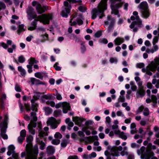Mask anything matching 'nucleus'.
<instances>
[{
    "label": "nucleus",
    "instance_id": "6",
    "mask_svg": "<svg viewBox=\"0 0 159 159\" xmlns=\"http://www.w3.org/2000/svg\"><path fill=\"white\" fill-rule=\"evenodd\" d=\"M8 119V116L7 114H5L3 120L0 123V127L1 128V135L4 139H7L8 138V136L5 134V131L3 129L7 128Z\"/></svg>",
    "mask_w": 159,
    "mask_h": 159
},
{
    "label": "nucleus",
    "instance_id": "45",
    "mask_svg": "<svg viewBox=\"0 0 159 159\" xmlns=\"http://www.w3.org/2000/svg\"><path fill=\"white\" fill-rule=\"evenodd\" d=\"M60 142L59 139H56L52 140V143L53 144L57 145L59 144Z\"/></svg>",
    "mask_w": 159,
    "mask_h": 159
},
{
    "label": "nucleus",
    "instance_id": "63",
    "mask_svg": "<svg viewBox=\"0 0 159 159\" xmlns=\"http://www.w3.org/2000/svg\"><path fill=\"white\" fill-rule=\"evenodd\" d=\"M25 139V138L20 136L18 137V141L19 143H21Z\"/></svg>",
    "mask_w": 159,
    "mask_h": 159
},
{
    "label": "nucleus",
    "instance_id": "33",
    "mask_svg": "<svg viewBox=\"0 0 159 159\" xmlns=\"http://www.w3.org/2000/svg\"><path fill=\"white\" fill-rule=\"evenodd\" d=\"M156 149V146L154 145H152L151 143H149L147 146V149L148 150H155Z\"/></svg>",
    "mask_w": 159,
    "mask_h": 159
},
{
    "label": "nucleus",
    "instance_id": "58",
    "mask_svg": "<svg viewBox=\"0 0 159 159\" xmlns=\"http://www.w3.org/2000/svg\"><path fill=\"white\" fill-rule=\"evenodd\" d=\"M158 40V37L157 36H155L153 39L152 43L154 45L156 43H157Z\"/></svg>",
    "mask_w": 159,
    "mask_h": 159
},
{
    "label": "nucleus",
    "instance_id": "55",
    "mask_svg": "<svg viewBox=\"0 0 159 159\" xmlns=\"http://www.w3.org/2000/svg\"><path fill=\"white\" fill-rule=\"evenodd\" d=\"M12 157L14 159H19V155L18 153H15L14 152L12 154ZM11 158V159H12L11 157H10L9 158Z\"/></svg>",
    "mask_w": 159,
    "mask_h": 159
},
{
    "label": "nucleus",
    "instance_id": "16",
    "mask_svg": "<svg viewBox=\"0 0 159 159\" xmlns=\"http://www.w3.org/2000/svg\"><path fill=\"white\" fill-rule=\"evenodd\" d=\"M145 150V148L144 147H142L140 149L138 150L137 151V153L139 155H141L142 159H144L146 157V153L144 152Z\"/></svg>",
    "mask_w": 159,
    "mask_h": 159
},
{
    "label": "nucleus",
    "instance_id": "9",
    "mask_svg": "<svg viewBox=\"0 0 159 159\" xmlns=\"http://www.w3.org/2000/svg\"><path fill=\"white\" fill-rule=\"evenodd\" d=\"M92 123V122L91 121L89 120L87 121L85 123V126L83 127L82 129V130L83 131L85 132L86 134L87 135H89L91 134L90 132L87 130L89 129L91 130H93V129L92 127L89 126Z\"/></svg>",
    "mask_w": 159,
    "mask_h": 159
},
{
    "label": "nucleus",
    "instance_id": "2",
    "mask_svg": "<svg viewBox=\"0 0 159 159\" xmlns=\"http://www.w3.org/2000/svg\"><path fill=\"white\" fill-rule=\"evenodd\" d=\"M107 0H101L96 8H94L92 12V18L94 19L97 15L99 16L100 19L105 16L104 12L107 8ZM115 1H120L121 0H114Z\"/></svg>",
    "mask_w": 159,
    "mask_h": 159
},
{
    "label": "nucleus",
    "instance_id": "7",
    "mask_svg": "<svg viewBox=\"0 0 159 159\" xmlns=\"http://www.w3.org/2000/svg\"><path fill=\"white\" fill-rule=\"evenodd\" d=\"M116 21V20L110 16H107V20L104 22V24L106 25H109L107 28V31L108 32L112 30L114 27V25Z\"/></svg>",
    "mask_w": 159,
    "mask_h": 159
},
{
    "label": "nucleus",
    "instance_id": "37",
    "mask_svg": "<svg viewBox=\"0 0 159 159\" xmlns=\"http://www.w3.org/2000/svg\"><path fill=\"white\" fill-rule=\"evenodd\" d=\"M143 114L145 116H147L149 115V111L148 108L144 107L143 109Z\"/></svg>",
    "mask_w": 159,
    "mask_h": 159
},
{
    "label": "nucleus",
    "instance_id": "48",
    "mask_svg": "<svg viewBox=\"0 0 159 159\" xmlns=\"http://www.w3.org/2000/svg\"><path fill=\"white\" fill-rule=\"evenodd\" d=\"M144 107L143 105L140 106L137 111V114H138L142 112L143 110Z\"/></svg>",
    "mask_w": 159,
    "mask_h": 159
},
{
    "label": "nucleus",
    "instance_id": "38",
    "mask_svg": "<svg viewBox=\"0 0 159 159\" xmlns=\"http://www.w3.org/2000/svg\"><path fill=\"white\" fill-rule=\"evenodd\" d=\"M16 46L15 44H13L11 48H9L8 49L7 51L9 53H12L13 50L16 49Z\"/></svg>",
    "mask_w": 159,
    "mask_h": 159
},
{
    "label": "nucleus",
    "instance_id": "8",
    "mask_svg": "<svg viewBox=\"0 0 159 159\" xmlns=\"http://www.w3.org/2000/svg\"><path fill=\"white\" fill-rule=\"evenodd\" d=\"M60 122V120H57L54 118L51 117L48 119L47 121V124L48 126L50 125L51 128L54 129L57 127Z\"/></svg>",
    "mask_w": 159,
    "mask_h": 159
},
{
    "label": "nucleus",
    "instance_id": "20",
    "mask_svg": "<svg viewBox=\"0 0 159 159\" xmlns=\"http://www.w3.org/2000/svg\"><path fill=\"white\" fill-rule=\"evenodd\" d=\"M141 13L142 16L145 19L148 18L150 15L148 9L144 10H142L141 11Z\"/></svg>",
    "mask_w": 159,
    "mask_h": 159
},
{
    "label": "nucleus",
    "instance_id": "59",
    "mask_svg": "<svg viewBox=\"0 0 159 159\" xmlns=\"http://www.w3.org/2000/svg\"><path fill=\"white\" fill-rule=\"evenodd\" d=\"M110 61L111 63H117V60L116 58L111 57L110 59Z\"/></svg>",
    "mask_w": 159,
    "mask_h": 159
},
{
    "label": "nucleus",
    "instance_id": "36",
    "mask_svg": "<svg viewBox=\"0 0 159 159\" xmlns=\"http://www.w3.org/2000/svg\"><path fill=\"white\" fill-rule=\"evenodd\" d=\"M38 105L37 103H34L31 105V109L33 111H35L36 112L37 111V107Z\"/></svg>",
    "mask_w": 159,
    "mask_h": 159
},
{
    "label": "nucleus",
    "instance_id": "23",
    "mask_svg": "<svg viewBox=\"0 0 159 159\" xmlns=\"http://www.w3.org/2000/svg\"><path fill=\"white\" fill-rule=\"evenodd\" d=\"M149 65L146 67V68H142V70L143 72H146V74L148 75H152V70L148 68Z\"/></svg>",
    "mask_w": 159,
    "mask_h": 159
},
{
    "label": "nucleus",
    "instance_id": "4",
    "mask_svg": "<svg viewBox=\"0 0 159 159\" xmlns=\"http://www.w3.org/2000/svg\"><path fill=\"white\" fill-rule=\"evenodd\" d=\"M127 149L128 148L126 146H125L123 148L121 146L118 147L114 146L111 149V155L116 157L119 156L120 154L123 156L127 155L128 154Z\"/></svg>",
    "mask_w": 159,
    "mask_h": 159
},
{
    "label": "nucleus",
    "instance_id": "25",
    "mask_svg": "<svg viewBox=\"0 0 159 159\" xmlns=\"http://www.w3.org/2000/svg\"><path fill=\"white\" fill-rule=\"evenodd\" d=\"M15 149V147L12 145L9 146L8 147V151L7 152V154L10 156L11 154L15 152L14 150Z\"/></svg>",
    "mask_w": 159,
    "mask_h": 159
},
{
    "label": "nucleus",
    "instance_id": "15",
    "mask_svg": "<svg viewBox=\"0 0 159 159\" xmlns=\"http://www.w3.org/2000/svg\"><path fill=\"white\" fill-rule=\"evenodd\" d=\"M63 104L62 107V111L64 113H66L68 111H70L71 107L69 103L66 102H63Z\"/></svg>",
    "mask_w": 159,
    "mask_h": 159
},
{
    "label": "nucleus",
    "instance_id": "11",
    "mask_svg": "<svg viewBox=\"0 0 159 159\" xmlns=\"http://www.w3.org/2000/svg\"><path fill=\"white\" fill-rule=\"evenodd\" d=\"M37 126V123L35 122L30 121V123L27 126V128L29 133L32 135H34L35 133V128Z\"/></svg>",
    "mask_w": 159,
    "mask_h": 159
},
{
    "label": "nucleus",
    "instance_id": "57",
    "mask_svg": "<svg viewBox=\"0 0 159 159\" xmlns=\"http://www.w3.org/2000/svg\"><path fill=\"white\" fill-rule=\"evenodd\" d=\"M25 58L22 56H21L19 57L18 58V61L20 63H23L25 61Z\"/></svg>",
    "mask_w": 159,
    "mask_h": 159
},
{
    "label": "nucleus",
    "instance_id": "43",
    "mask_svg": "<svg viewBox=\"0 0 159 159\" xmlns=\"http://www.w3.org/2000/svg\"><path fill=\"white\" fill-rule=\"evenodd\" d=\"M15 89L18 92H20L22 90V89L20 86L18 84H16L15 86Z\"/></svg>",
    "mask_w": 159,
    "mask_h": 159
},
{
    "label": "nucleus",
    "instance_id": "46",
    "mask_svg": "<svg viewBox=\"0 0 159 159\" xmlns=\"http://www.w3.org/2000/svg\"><path fill=\"white\" fill-rule=\"evenodd\" d=\"M58 63L57 62H56L53 66V67L57 71L60 70H61V67L58 66Z\"/></svg>",
    "mask_w": 159,
    "mask_h": 159
},
{
    "label": "nucleus",
    "instance_id": "12",
    "mask_svg": "<svg viewBox=\"0 0 159 159\" xmlns=\"http://www.w3.org/2000/svg\"><path fill=\"white\" fill-rule=\"evenodd\" d=\"M121 0L120 1H119L120 2L118 4H116L115 6H111V14H114L116 15H117L118 17H120V15L118 14V10L116 8H117L122 7L123 3V2H121Z\"/></svg>",
    "mask_w": 159,
    "mask_h": 159
},
{
    "label": "nucleus",
    "instance_id": "10",
    "mask_svg": "<svg viewBox=\"0 0 159 159\" xmlns=\"http://www.w3.org/2000/svg\"><path fill=\"white\" fill-rule=\"evenodd\" d=\"M32 6L36 7V9L39 14H41L45 11V8L44 7H42L41 5L35 1H34L32 3Z\"/></svg>",
    "mask_w": 159,
    "mask_h": 159
},
{
    "label": "nucleus",
    "instance_id": "14",
    "mask_svg": "<svg viewBox=\"0 0 159 159\" xmlns=\"http://www.w3.org/2000/svg\"><path fill=\"white\" fill-rule=\"evenodd\" d=\"M84 120V119L80 118L77 116L73 117V120L75 123V124L77 125L80 127L83 126V122Z\"/></svg>",
    "mask_w": 159,
    "mask_h": 159
},
{
    "label": "nucleus",
    "instance_id": "41",
    "mask_svg": "<svg viewBox=\"0 0 159 159\" xmlns=\"http://www.w3.org/2000/svg\"><path fill=\"white\" fill-rule=\"evenodd\" d=\"M54 137L57 139H60L62 138V135L59 132H57L54 135Z\"/></svg>",
    "mask_w": 159,
    "mask_h": 159
},
{
    "label": "nucleus",
    "instance_id": "44",
    "mask_svg": "<svg viewBox=\"0 0 159 159\" xmlns=\"http://www.w3.org/2000/svg\"><path fill=\"white\" fill-rule=\"evenodd\" d=\"M68 142L67 141L63 139L62 140L61 143V145L62 147L64 148L65 147L68 143Z\"/></svg>",
    "mask_w": 159,
    "mask_h": 159
},
{
    "label": "nucleus",
    "instance_id": "21",
    "mask_svg": "<svg viewBox=\"0 0 159 159\" xmlns=\"http://www.w3.org/2000/svg\"><path fill=\"white\" fill-rule=\"evenodd\" d=\"M65 10L61 11V14L62 16L66 17L68 16V14L70 12V9L69 7L65 8Z\"/></svg>",
    "mask_w": 159,
    "mask_h": 159
},
{
    "label": "nucleus",
    "instance_id": "19",
    "mask_svg": "<svg viewBox=\"0 0 159 159\" xmlns=\"http://www.w3.org/2000/svg\"><path fill=\"white\" fill-rule=\"evenodd\" d=\"M138 7L142 10L148 9V6L147 2L146 1H143L138 6Z\"/></svg>",
    "mask_w": 159,
    "mask_h": 159
},
{
    "label": "nucleus",
    "instance_id": "42",
    "mask_svg": "<svg viewBox=\"0 0 159 159\" xmlns=\"http://www.w3.org/2000/svg\"><path fill=\"white\" fill-rule=\"evenodd\" d=\"M86 138L89 141H93L95 140H97L98 138L97 136H89L87 137Z\"/></svg>",
    "mask_w": 159,
    "mask_h": 159
},
{
    "label": "nucleus",
    "instance_id": "39",
    "mask_svg": "<svg viewBox=\"0 0 159 159\" xmlns=\"http://www.w3.org/2000/svg\"><path fill=\"white\" fill-rule=\"evenodd\" d=\"M38 143L40 145V149L41 150H43L44 148L45 145L44 142L42 141H39L38 142Z\"/></svg>",
    "mask_w": 159,
    "mask_h": 159
},
{
    "label": "nucleus",
    "instance_id": "51",
    "mask_svg": "<svg viewBox=\"0 0 159 159\" xmlns=\"http://www.w3.org/2000/svg\"><path fill=\"white\" fill-rule=\"evenodd\" d=\"M144 66V64L143 63H138L136 64V67L139 68H143Z\"/></svg>",
    "mask_w": 159,
    "mask_h": 159
},
{
    "label": "nucleus",
    "instance_id": "5",
    "mask_svg": "<svg viewBox=\"0 0 159 159\" xmlns=\"http://www.w3.org/2000/svg\"><path fill=\"white\" fill-rule=\"evenodd\" d=\"M52 18L53 14L52 13L43 14L37 17L36 20L37 21H39L44 25L48 24L50 20H52Z\"/></svg>",
    "mask_w": 159,
    "mask_h": 159
},
{
    "label": "nucleus",
    "instance_id": "26",
    "mask_svg": "<svg viewBox=\"0 0 159 159\" xmlns=\"http://www.w3.org/2000/svg\"><path fill=\"white\" fill-rule=\"evenodd\" d=\"M148 153H146V159H149L151 157H152L154 155V153L151 150L147 149Z\"/></svg>",
    "mask_w": 159,
    "mask_h": 159
},
{
    "label": "nucleus",
    "instance_id": "56",
    "mask_svg": "<svg viewBox=\"0 0 159 159\" xmlns=\"http://www.w3.org/2000/svg\"><path fill=\"white\" fill-rule=\"evenodd\" d=\"M27 68L28 69V71L29 73H30L32 72V66L31 65H27Z\"/></svg>",
    "mask_w": 159,
    "mask_h": 159
},
{
    "label": "nucleus",
    "instance_id": "24",
    "mask_svg": "<svg viewBox=\"0 0 159 159\" xmlns=\"http://www.w3.org/2000/svg\"><path fill=\"white\" fill-rule=\"evenodd\" d=\"M46 151L48 154H52L55 152L54 148L52 146H49L47 148Z\"/></svg>",
    "mask_w": 159,
    "mask_h": 159
},
{
    "label": "nucleus",
    "instance_id": "53",
    "mask_svg": "<svg viewBox=\"0 0 159 159\" xmlns=\"http://www.w3.org/2000/svg\"><path fill=\"white\" fill-rule=\"evenodd\" d=\"M118 101L119 102H124L125 101V98L123 96H120L118 98Z\"/></svg>",
    "mask_w": 159,
    "mask_h": 159
},
{
    "label": "nucleus",
    "instance_id": "28",
    "mask_svg": "<svg viewBox=\"0 0 159 159\" xmlns=\"http://www.w3.org/2000/svg\"><path fill=\"white\" fill-rule=\"evenodd\" d=\"M25 30L24 28V25L23 24L20 25L18 26V29L17 30V34H20L22 32L25 31Z\"/></svg>",
    "mask_w": 159,
    "mask_h": 159
},
{
    "label": "nucleus",
    "instance_id": "64",
    "mask_svg": "<svg viewBox=\"0 0 159 159\" xmlns=\"http://www.w3.org/2000/svg\"><path fill=\"white\" fill-rule=\"evenodd\" d=\"M68 159H78V157L75 155L70 156L68 157Z\"/></svg>",
    "mask_w": 159,
    "mask_h": 159
},
{
    "label": "nucleus",
    "instance_id": "35",
    "mask_svg": "<svg viewBox=\"0 0 159 159\" xmlns=\"http://www.w3.org/2000/svg\"><path fill=\"white\" fill-rule=\"evenodd\" d=\"M6 96L5 94H2L1 96V98H0V102L1 103V106L3 107V101L6 99Z\"/></svg>",
    "mask_w": 159,
    "mask_h": 159
},
{
    "label": "nucleus",
    "instance_id": "29",
    "mask_svg": "<svg viewBox=\"0 0 159 159\" xmlns=\"http://www.w3.org/2000/svg\"><path fill=\"white\" fill-rule=\"evenodd\" d=\"M48 132H45L43 130H39V136L40 137H43L44 136H47Z\"/></svg>",
    "mask_w": 159,
    "mask_h": 159
},
{
    "label": "nucleus",
    "instance_id": "18",
    "mask_svg": "<svg viewBox=\"0 0 159 159\" xmlns=\"http://www.w3.org/2000/svg\"><path fill=\"white\" fill-rule=\"evenodd\" d=\"M125 41V39L123 38L120 37H117L114 40L115 45H119L123 43Z\"/></svg>",
    "mask_w": 159,
    "mask_h": 159
},
{
    "label": "nucleus",
    "instance_id": "61",
    "mask_svg": "<svg viewBox=\"0 0 159 159\" xmlns=\"http://www.w3.org/2000/svg\"><path fill=\"white\" fill-rule=\"evenodd\" d=\"M24 106L27 111H30V105L27 104H25Z\"/></svg>",
    "mask_w": 159,
    "mask_h": 159
},
{
    "label": "nucleus",
    "instance_id": "34",
    "mask_svg": "<svg viewBox=\"0 0 159 159\" xmlns=\"http://www.w3.org/2000/svg\"><path fill=\"white\" fill-rule=\"evenodd\" d=\"M119 136L120 138L124 140H126L127 138V136L125 135V133L123 132H121L119 135Z\"/></svg>",
    "mask_w": 159,
    "mask_h": 159
},
{
    "label": "nucleus",
    "instance_id": "1",
    "mask_svg": "<svg viewBox=\"0 0 159 159\" xmlns=\"http://www.w3.org/2000/svg\"><path fill=\"white\" fill-rule=\"evenodd\" d=\"M33 140V137L31 135L27 136L26 141L28 143L25 148V152H22L21 154V157H23L26 156L25 159H37L38 153V148L37 145H35L32 148L31 142Z\"/></svg>",
    "mask_w": 159,
    "mask_h": 159
},
{
    "label": "nucleus",
    "instance_id": "3",
    "mask_svg": "<svg viewBox=\"0 0 159 159\" xmlns=\"http://www.w3.org/2000/svg\"><path fill=\"white\" fill-rule=\"evenodd\" d=\"M133 16L130 17L131 20L134 21L129 25V27L133 29L134 32H136L138 30V28L136 26L137 25L138 27H143L142 21L138 15V13L136 11H134L133 13Z\"/></svg>",
    "mask_w": 159,
    "mask_h": 159
},
{
    "label": "nucleus",
    "instance_id": "22",
    "mask_svg": "<svg viewBox=\"0 0 159 159\" xmlns=\"http://www.w3.org/2000/svg\"><path fill=\"white\" fill-rule=\"evenodd\" d=\"M130 133L132 134H134L137 132L136 129V125L134 123H132L130 125Z\"/></svg>",
    "mask_w": 159,
    "mask_h": 159
},
{
    "label": "nucleus",
    "instance_id": "47",
    "mask_svg": "<svg viewBox=\"0 0 159 159\" xmlns=\"http://www.w3.org/2000/svg\"><path fill=\"white\" fill-rule=\"evenodd\" d=\"M26 131L25 129H23L20 132V136L25 138L26 135Z\"/></svg>",
    "mask_w": 159,
    "mask_h": 159
},
{
    "label": "nucleus",
    "instance_id": "40",
    "mask_svg": "<svg viewBox=\"0 0 159 159\" xmlns=\"http://www.w3.org/2000/svg\"><path fill=\"white\" fill-rule=\"evenodd\" d=\"M44 109L47 115H48L52 112V109L49 107H45Z\"/></svg>",
    "mask_w": 159,
    "mask_h": 159
},
{
    "label": "nucleus",
    "instance_id": "32",
    "mask_svg": "<svg viewBox=\"0 0 159 159\" xmlns=\"http://www.w3.org/2000/svg\"><path fill=\"white\" fill-rule=\"evenodd\" d=\"M154 131L156 132L155 134V136L157 138H159V127L155 126L153 128Z\"/></svg>",
    "mask_w": 159,
    "mask_h": 159
},
{
    "label": "nucleus",
    "instance_id": "30",
    "mask_svg": "<svg viewBox=\"0 0 159 159\" xmlns=\"http://www.w3.org/2000/svg\"><path fill=\"white\" fill-rule=\"evenodd\" d=\"M34 76L36 78L41 80L43 79V74L40 72H37L34 74Z\"/></svg>",
    "mask_w": 159,
    "mask_h": 159
},
{
    "label": "nucleus",
    "instance_id": "60",
    "mask_svg": "<svg viewBox=\"0 0 159 159\" xmlns=\"http://www.w3.org/2000/svg\"><path fill=\"white\" fill-rule=\"evenodd\" d=\"M79 10L81 12H84L86 10V8L83 6H80L78 8Z\"/></svg>",
    "mask_w": 159,
    "mask_h": 159
},
{
    "label": "nucleus",
    "instance_id": "54",
    "mask_svg": "<svg viewBox=\"0 0 159 159\" xmlns=\"http://www.w3.org/2000/svg\"><path fill=\"white\" fill-rule=\"evenodd\" d=\"M102 32L101 31H97L94 34L95 37L96 38H99L102 35Z\"/></svg>",
    "mask_w": 159,
    "mask_h": 159
},
{
    "label": "nucleus",
    "instance_id": "52",
    "mask_svg": "<svg viewBox=\"0 0 159 159\" xmlns=\"http://www.w3.org/2000/svg\"><path fill=\"white\" fill-rule=\"evenodd\" d=\"M40 96L39 93H36L33 96V98L35 100H37L39 98Z\"/></svg>",
    "mask_w": 159,
    "mask_h": 159
},
{
    "label": "nucleus",
    "instance_id": "50",
    "mask_svg": "<svg viewBox=\"0 0 159 159\" xmlns=\"http://www.w3.org/2000/svg\"><path fill=\"white\" fill-rule=\"evenodd\" d=\"M151 98L152 101V102H157V98L156 96L154 95H152L151 96Z\"/></svg>",
    "mask_w": 159,
    "mask_h": 159
},
{
    "label": "nucleus",
    "instance_id": "17",
    "mask_svg": "<svg viewBox=\"0 0 159 159\" xmlns=\"http://www.w3.org/2000/svg\"><path fill=\"white\" fill-rule=\"evenodd\" d=\"M145 94L144 88H138L137 91L136 95L138 97H143Z\"/></svg>",
    "mask_w": 159,
    "mask_h": 159
},
{
    "label": "nucleus",
    "instance_id": "31",
    "mask_svg": "<svg viewBox=\"0 0 159 159\" xmlns=\"http://www.w3.org/2000/svg\"><path fill=\"white\" fill-rule=\"evenodd\" d=\"M29 65H32L34 63H36L38 62V61L36 60L33 57H31L29 60Z\"/></svg>",
    "mask_w": 159,
    "mask_h": 159
},
{
    "label": "nucleus",
    "instance_id": "62",
    "mask_svg": "<svg viewBox=\"0 0 159 159\" xmlns=\"http://www.w3.org/2000/svg\"><path fill=\"white\" fill-rule=\"evenodd\" d=\"M45 84L44 82H41L38 79H36L35 84L38 85V84Z\"/></svg>",
    "mask_w": 159,
    "mask_h": 159
},
{
    "label": "nucleus",
    "instance_id": "49",
    "mask_svg": "<svg viewBox=\"0 0 159 159\" xmlns=\"http://www.w3.org/2000/svg\"><path fill=\"white\" fill-rule=\"evenodd\" d=\"M46 103L47 104L50 105L52 107H54L55 106V103L53 101H48L46 102Z\"/></svg>",
    "mask_w": 159,
    "mask_h": 159
},
{
    "label": "nucleus",
    "instance_id": "13",
    "mask_svg": "<svg viewBox=\"0 0 159 159\" xmlns=\"http://www.w3.org/2000/svg\"><path fill=\"white\" fill-rule=\"evenodd\" d=\"M27 12L29 19L31 20L32 19L35 18L37 17L36 15H34V8L31 7H28L27 10Z\"/></svg>",
    "mask_w": 159,
    "mask_h": 159
},
{
    "label": "nucleus",
    "instance_id": "27",
    "mask_svg": "<svg viewBox=\"0 0 159 159\" xmlns=\"http://www.w3.org/2000/svg\"><path fill=\"white\" fill-rule=\"evenodd\" d=\"M36 112L32 111L30 113V116L32 118L30 121L32 120L33 121H36L37 120L38 118L36 116Z\"/></svg>",
    "mask_w": 159,
    "mask_h": 159
}]
</instances>
